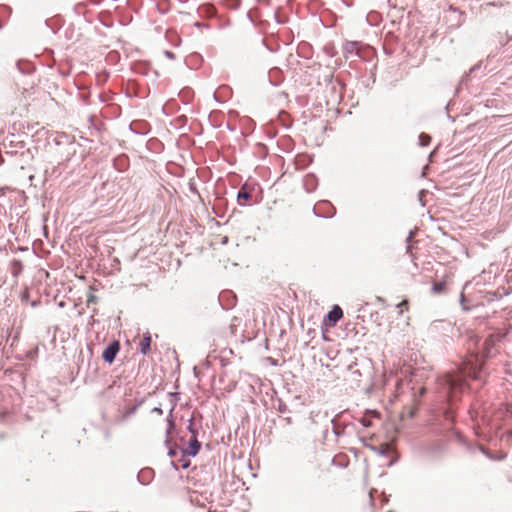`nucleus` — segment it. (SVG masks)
Here are the masks:
<instances>
[{
  "label": "nucleus",
  "mask_w": 512,
  "mask_h": 512,
  "mask_svg": "<svg viewBox=\"0 0 512 512\" xmlns=\"http://www.w3.org/2000/svg\"><path fill=\"white\" fill-rule=\"evenodd\" d=\"M474 359L475 362L469 360L456 372H447L436 379V392L442 400L450 404V407L444 410V417L449 422H453L454 419L452 406L466 388L465 377L481 379L482 363L477 356Z\"/></svg>",
  "instance_id": "nucleus-1"
},
{
  "label": "nucleus",
  "mask_w": 512,
  "mask_h": 512,
  "mask_svg": "<svg viewBox=\"0 0 512 512\" xmlns=\"http://www.w3.org/2000/svg\"><path fill=\"white\" fill-rule=\"evenodd\" d=\"M313 213L317 217L330 218L335 214V208L329 201H321L313 208Z\"/></svg>",
  "instance_id": "nucleus-2"
},
{
  "label": "nucleus",
  "mask_w": 512,
  "mask_h": 512,
  "mask_svg": "<svg viewBox=\"0 0 512 512\" xmlns=\"http://www.w3.org/2000/svg\"><path fill=\"white\" fill-rule=\"evenodd\" d=\"M120 350V344L118 341L110 343L103 351L102 358L105 362L111 364L116 358L117 353Z\"/></svg>",
  "instance_id": "nucleus-3"
},
{
  "label": "nucleus",
  "mask_w": 512,
  "mask_h": 512,
  "mask_svg": "<svg viewBox=\"0 0 512 512\" xmlns=\"http://www.w3.org/2000/svg\"><path fill=\"white\" fill-rule=\"evenodd\" d=\"M201 448V443L198 441L197 436H191L189 440L188 448L183 450V453L187 456H196Z\"/></svg>",
  "instance_id": "nucleus-4"
},
{
  "label": "nucleus",
  "mask_w": 512,
  "mask_h": 512,
  "mask_svg": "<svg viewBox=\"0 0 512 512\" xmlns=\"http://www.w3.org/2000/svg\"><path fill=\"white\" fill-rule=\"evenodd\" d=\"M343 317V311L338 305H334L328 312L326 319L330 325H335Z\"/></svg>",
  "instance_id": "nucleus-5"
},
{
  "label": "nucleus",
  "mask_w": 512,
  "mask_h": 512,
  "mask_svg": "<svg viewBox=\"0 0 512 512\" xmlns=\"http://www.w3.org/2000/svg\"><path fill=\"white\" fill-rule=\"evenodd\" d=\"M154 478V470L143 468L138 472L137 479L142 485H148Z\"/></svg>",
  "instance_id": "nucleus-6"
},
{
  "label": "nucleus",
  "mask_w": 512,
  "mask_h": 512,
  "mask_svg": "<svg viewBox=\"0 0 512 512\" xmlns=\"http://www.w3.org/2000/svg\"><path fill=\"white\" fill-rule=\"evenodd\" d=\"M359 51V42L356 41H347L343 45V53L346 57L353 54H358Z\"/></svg>",
  "instance_id": "nucleus-7"
},
{
  "label": "nucleus",
  "mask_w": 512,
  "mask_h": 512,
  "mask_svg": "<svg viewBox=\"0 0 512 512\" xmlns=\"http://www.w3.org/2000/svg\"><path fill=\"white\" fill-rule=\"evenodd\" d=\"M251 199V191L247 184L241 186L237 193V200L240 205H243V201H248Z\"/></svg>",
  "instance_id": "nucleus-8"
},
{
  "label": "nucleus",
  "mask_w": 512,
  "mask_h": 512,
  "mask_svg": "<svg viewBox=\"0 0 512 512\" xmlns=\"http://www.w3.org/2000/svg\"><path fill=\"white\" fill-rule=\"evenodd\" d=\"M151 346V336L147 332L143 335L141 341H140V352L143 355H146L150 351Z\"/></svg>",
  "instance_id": "nucleus-9"
},
{
  "label": "nucleus",
  "mask_w": 512,
  "mask_h": 512,
  "mask_svg": "<svg viewBox=\"0 0 512 512\" xmlns=\"http://www.w3.org/2000/svg\"><path fill=\"white\" fill-rule=\"evenodd\" d=\"M304 186L307 192H313L316 188V179L313 175H307L304 179Z\"/></svg>",
  "instance_id": "nucleus-10"
},
{
  "label": "nucleus",
  "mask_w": 512,
  "mask_h": 512,
  "mask_svg": "<svg viewBox=\"0 0 512 512\" xmlns=\"http://www.w3.org/2000/svg\"><path fill=\"white\" fill-rule=\"evenodd\" d=\"M431 291H432L433 294L445 293V291H446V281L442 280V281H439V282H435L432 285V287H431Z\"/></svg>",
  "instance_id": "nucleus-11"
},
{
  "label": "nucleus",
  "mask_w": 512,
  "mask_h": 512,
  "mask_svg": "<svg viewBox=\"0 0 512 512\" xmlns=\"http://www.w3.org/2000/svg\"><path fill=\"white\" fill-rule=\"evenodd\" d=\"M23 270V264L20 260L14 259L11 262V271L13 276H18L19 273H21Z\"/></svg>",
  "instance_id": "nucleus-12"
},
{
  "label": "nucleus",
  "mask_w": 512,
  "mask_h": 512,
  "mask_svg": "<svg viewBox=\"0 0 512 512\" xmlns=\"http://www.w3.org/2000/svg\"><path fill=\"white\" fill-rule=\"evenodd\" d=\"M143 403H144V399H143V398H141V399H139V400H136V403H135L133 406L128 407V408L126 409L125 414H124V415H125V417H129V416L133 415V414L137 411V409H138V408H139Z\"/></svg>",
  "instance_id": "nucleus-13"
},
{
  "label": "nucleus",
  "mask_w": 512,
  "mask_h": 512,
  "mask_svg": "<svg viewBox=\"0 0 512 512\" xmlns=\"http://www.w3.org/2000/svg\"><path fill=\"white\" fill-rule=\"evenodd\" d=\"M172 412H173V408L170 410V413H169V417L167 419V422H168V429L166 431V443H168L169 441V437H170V434H171V430L174 428L175 426V423H174V420H173V415H172Z\"/></svg>",
  "instance_id": "nucleus-14"
},
{
  "label": "nucleus",
  "mask_w": 512,
  "mask_h": 512,
  "mask_svg": "<svg viewBox=\"0 0 512 512\" xmlns=\"http://www.w3.org/2000/svg\"><path fill=\"white\" fill-rule=\"evenodd\" d=\"M338 416L331 420V423L333 425V431L335 435L340 436L344 433V427H341L340 424H338L337 420Z\"/></svg>",
  "instance_id": "nucleus-15"
},
{
  "label": "nucleus",
  "mask_w": 512,
  "mask_h": 512,
  "mask_svg": "<svg viewBox=\"0 0 512 512\" xmlns=\"http://www.w3.org/2000/svg\"><path fill=\"white\" fill-rule=\"evenodd\" d=\"M431 142V137L428 134L421 133L419 135V145L420 146H428Z\"/></svg>",
  "instance_id": "nucleus-16"
},
{
  "label": "nucleus",
  "mask_w": 512,
  "mask_h": 512,
  "mask_svg": "<svg viewBox=\"0 0 512 512\" xmlns=\"http://www.w3.org/2000/svg\"><path fill=\"white\" fill-rule=\"evenodd\" d=\"M187 429L191 433L192 436H194V435L197 436L198 435V429H197V427L195 425V422H194L193 418L189 419V424L187 426Z\"/></svg>",
  "instance_id": "nucleus-17"
},
{
  "label": "nucleus",
  "mask_w": 512,
  "mask_h": 512,
  "mask_svg": "<svg viewBox=\"0 0 512 512\" xmlns=\"http://www.w3.org/2000/svg\"><path fill=\"white\" fill-rule=\"evenodd\" d=\"M278 411L280 413H286V412H289V409L287 407L286 404H284L282 401H279V404H278Z\"/></svg>",
  "instance_id": "nucleus-18"
},
{
  "label": "nucleus",
  "mask_w": 512,
  "mask_h": 512,
  "mask_svg": "<svg viewBox=\"0 0 512 512\" xmlns=\"http://www.w3.org/2000/svg\"><path fill=\"white\" fill-rule=\"evenodd\" d=\"M398 307L400 308V313L403 312V309H408V301L403 300L398 304Z\"/></svg>",
  "instance_id": "nucleus-19"
},
{
  "label": "nucleus",
  "mask_w": 512,
  "mask_h": 512,
  "mask_svg": "<svg viewBox=\"0 0 512 512\" xmlns=\"http://www.w3.org/2000/svg\"><path fill=\"white\" fill-rule=\"evenodd\" d=\"M97 303V297L93 294L89 295L88 299H87V305L89 306L90 304H95Z\"/></svg>",
  "instance_id": "nucleus-20"
},
{
  "label": "nucleus",
  "mask_w": 512,
  "mask_h": 512,
  "mask_svg": "<svg viewBox=\"0 0 512 512\" xmlns=\"http://www.w3.org/2000/svg\"><path fill=\"white\" fill-rule=\"evenodd\" d=\"M511 40H512V35H509L508 33H506L505 37L503 38V41H501V44L504 46Z\"/></svg>",
  "instance_id": "nucleus-21"
},
{
  "label": "nucleus",
  "mask_w": 512,
  "mask_h": 512,
  "mask_svg": "<svg viewBox=\"0 0 512 512\" xmlns=\"http://www.w3.org/2000/svg\"><path fill=\"white\" fill-rule=\"evenodd\" d=\"M511 40H512V35H509L508 33H506L505 37L503 38V41H501V44L504 46Z\"/></svg>",
  "instance_id": "nucleus-22"
},
{
  "label": "nucleus",
  "mask_w": 512,
  "mask_h": 512,
  "mask_svg": "<svg viewBox=\"0 0 512 512\" xmlns=\"http://www.w3.org/2000/svg\"><path fill=\"white\" fill-rule=\"evenodd\" d=\"M511 40H512V35H509L508 33H506L505 37L503 38V41H501V44L504 46Z\"/></svg>",
  "instance_id": "nucleus-23"
},
{
  "label": "nucleus",
  "mask_w": 512,
  "mask_h": 512,
  "mask_svg": "<svg viewBox=\"0 0 512 512\" xmlns=\"http://www.w3.org/2000/svg\"><path fill=\"white\" fill-rule=\"evenodd\" d=\"M152 413H157L159 415H162L163 414V410L161 409V407H154L152 410H151Z\"/></svg>",
  "instance_id": "nucleus-24"
},
{
  "label": "nucleus",
  "mask_w": 512,
  "mask_h": 512,
  "mask_svg": "<svg viewBox=\"0 0 512 512\" xmlns=\"http://www.w3.org/2000/svg\"><path fill=\"white\" fill-rule=\"evenodd\" d=\"M460 302H461V305H462V307H463V309H464V310H469V308H468V307H466V306H465V304H464V302H465V296H464V294H463V293L461 294Z\"/></svg>",
  "instance_id": "nucleus-25"
},
{
  "label": "nucleus",
  "mask_w": 512,
  "mask_h": 512,
  "mask_svg": "<svg viewBox=\"0 0 512 512\" xmlns=\"http://www.w3.org/2000/svg\"><path fill=\"white\" fill-rule=\"evenodd\" d=\"M168 455L170 457H174L176 455V451L173 448H170L169 451H168Z\"/></svg>",
  "instance_id": "nucleus-26"
},
{
  "label": "nucleus",
  "mask_w": 512,
  "mask_h": 512,
  "mask_svg": "<svg viewBox=\"0 0 512 512\" xmlns=\"http://www.w3.org/2000/svg\"><path fill=\"white\" fill-rule=\"evenodd\" d=\"M188 466H189V461H185V462H183V463L181 464V467H182L183 469L188 468Z\"/></svg>",
  "instance_id": "nucleus-27"
},
{
  "label": "nucleus",
  "mask_w": 512,
  "mask_h": 512,
  "mask_svg": "<svg viewBox=\"0 0 512 512\" xmlns=\"http://www.w3.org/2000/svg\"><path fill=\"white\" fill-rule=\"evenodd\" d=\"M165 54L169 58H174V54L172 52H170V51H166Z\"/></svg>",
  "instance_id": "nucleus-28"
},
{
  "label": "nucleus",
  "mask_w": 512,
  "mask_h": 512,
  "mask_svg": "<svg viewBox=\"0 0 512 512\" xmlns=\"http://www.w3.org/2000/svg\"><path fill=\"white\" fill-rule=\"evenodd\" d=\"M284 421L287 423V424H291L292 423V420L290 417H285L284 418Z\"/></svg>",
  "instance_id": "nucleus-29"
},
{
  "label": "nucleus",
  "mask_w": 512,
  "mask_h": 512,
  "mask_svg": "<svg viewBox=\"0 0 512 512\" xmlns=\"http://www.w3.org/2000/svg\"><path fill=\"white\" fill-rule=\"evenodd\" d=\"M190 190H191L193 193H198V192H197V189H196L193 185H190Z\"/></svg>",
  "instance_id": "nucleus-30"
},
{
  "label": "nucleus",
  "mask_w": 512,
  "mask_h": 512,
  "mask_svg": "<svg viewBox=\"0 0 512 512\" xmlns=\"http://www.w3.org/2000/svg\"><path fill=\"white\" fill-rule=\"evenodd\" d=\"M362 424H363V426H366V427H368V426H369V422H368V421H364V420H363V421H362Z\"/></svg>",
  "instance_id": "nucleus-31"
},
{
  "label": "nucleus",
  "mask_w": 512,
  "mask_h": 512,
  "mask_svg": "<svg viewBox=\"0 0 512 512\" xmlns=\"http://www.w3.org/2000/svg\"><path fill=\"white\" fill-rule=\"evenodd\" d=\"M22 299H27V293H24V294L22 295Z\"/></svg>",
  "instance_id": "nucleus-32"
},
{
  "label": "nucleus",
  "mask_w": 512,
  "mask_h": 512,
  "mask_svg": "<svg viewBox=\"0 0 512 512\" xmlns=\"http://www.w3.org/2000/svg\"><path fill=\"white\" fill-rule=\"evenodd\" d=\"M209 512H211V511H209Z\"/></svg>",
  "instance_id": "nucleus-33"
}]
</instances>
